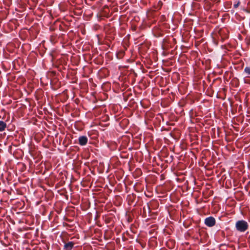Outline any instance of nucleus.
<instances>
[{"label": "nucleus", "mask_w": 250, "mask_h": 250, "mask_svg": "<svg viewBox=\"0 0 250 250\" xmlns=\"http://www.w3.org/2000/svg\"><path fill=\"white\" fill-rule=\"evenodd\" d=\"M1 142L3 143L4 145H6V142L3 141V142Z\"/></svg>", "instance_id": "9b49d317"}, {"label": "nucleus", "mask_w": 250, "mask_h": 250, "mask_svg": "<svg viewBox=\"0 0 250 250\" xmlns=\"http://www.w3.org/2000/svg\"><path fill=\"white\" fill-rule=\"evenodd\" d=\"M74 245V243L70 241L64 244L63 249L65 250H72Z\"/></svg>", "instance_id": "7ed1b4c3"}, {"label": "nucleus", "mask_w": 250, "mask_h": 250, "mask_svg": "<svg viewBox=\"0 0 250 250\" xmlns=\"http://www.w3.org/2000/svg\"><path fill=\"white\" fill-rule=\"evenodd\" d=\"M180 146L183 149H185L186 147V145L185 144L184 142H180Z\"/></svg>", "instance_id": "0eeeda50"}, {"label": "nucleus", "mask_w": 250, "mask_h": 250, "mask_svg": "<svg viewBox=\"0 0 250 250\" xmlns=\"http://www.w3.org/2000/svg\"><path fill=\"white\" fill-rule=\"evenodd\" d=\"M68 143L69 142H59V144L60 145L61 143H62V145H63L64 147H66L69 144Z\"/></svg>", "instance_id": "6e6552de"}, {"label": "nucleus", "mask_w": 250, "mask_h": 250, "mask_svg": "<svg viewBox=\"0 0 250 250\" xmlns=\"http://www.w3.org/2000/svg\"><path fill=\"white\" fill-rule=\"evenodd\" d=\"M78 141H87V138L85 136H81L79 137Z\"/></svg>", "instance_id": "423d86ee"}, {"label": "nucleus", "mask_w": 250, "mask_h": 250, "mask_svg": "<svg viewBox=\"0 0 250 250\" xmlns=\"http://www.w3.org/2000/svg\"><path fill=\"white\" fill-rule=\"evenodd\" d=\"M244 72L248 75H250V67H246L244 69Z\"/></svg>", "instance_id": "39448f33"}, {"label": "nucleus", "mask_w": 250, "mask_h": 250, "mask_svg": "<svg viewBox=\"0 0 250 250\" xmlns=\"http://www.w3.org/2000/svg\"><path fill=\"white\" fill-rule=\"evenodd\" d=\"M7 126L5 122L3 121H0V131H3L5 130Z\"/></svg>", "instance_id": "20e7f679"}, {"label": "nucleus", "mask_w": 250, "mask_h": 250, "mask_svg": "<svg viewBox=\"0 0 250 250\" xmlns=\"http://www.w3.org/2000/svg\"><path fill=\"white\" fill-rule=\"evenodd\" d=\"M239 4V2H238L237 4H234V7H237Z\"/></svg>", "instance_id": "9d476101"}, {"label": "nucleus", "mask_w": 250, "mask_h": 250, "mask_svg": "<svg viewBox=\"0 0 250 250\" xmlns=\"http://www.w3.org/2000/svg\"><path fill=\"white\" fill-rule=\"evenodd\" d=\"M215 222V219L212 216L206 218L204 221L205 224L208 227H212L214 226Z\"/></svg>", "instance_id": "f03ea898"}, {"label": "nucleus", "mask_w": 250, "mask_h": 250, "mask_svg": "<svg viewBox=\"0 0 250 250\" xmlns=\"http://www.w3.org/2000/svg\"><path fill=\"white\" fill-rule=\"evenodd\" d=\"M248 223L245 220H238L236 222L235 228L237 231L244 232L246 231L248 229Z\"/></svg>", "instance_id": "f257e3e1"}, {"label": "nucleus", "mask_w": 250, "mask_h": 250, "mask_svg": "<svg viewBox=\"0 0 250 250\" xmlns=\"http://www.w3.org/2000/svg\"><path fill=\"white\" fill-rule=\"evenodd\" d=\"M79 142V144L81 146H85L86 144V143L87 142Z\"/></svg>", "instance_id": "1a4fd4ad"}]
</instances>
